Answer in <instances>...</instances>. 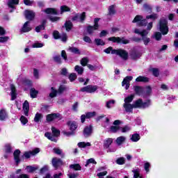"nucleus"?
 <instances>
[{
    "label": "nucleus",
    "instance_id": "1",
    "mask_svg": "<svg viewBox=\"0 0 178 178\" xmlns=\"http://www.w3.org/2000/svg\"><path fill=\"white\" fill-rule=\"evenodd\" d=\"M51 131H52L53 135H52V134H51L49 132H46L44 134V137H47V138H48V140H50L51 141H53L54 143H56V141H58V140H56V138L55 137H59V136H60V131H59L58 129L55 128V127H52Z\"/></svg>",
    "mask_w": 178,
    "mask_h": 178
},
{
    "label": "nucleus",
    "instance_id": "2",
    "mask_svg": "<svg viewBox=\"0 0 178 178\" xmlns=\"http://www.w3.org/2000/svg\"><path fill=\"white\" fill-rule=\"evenodd\" d=\"M159 30L163 35H166L169 33V27H168V20L161 18L159 21Z\"/></svg>",
    "mask_w": 178,
    "mask_h": 178
},
{
    "label": "nucleus",
    "instance_id": "3",
    "mask_svg": "<svg viewBox=\"0 0 178 178\" xmlns=\"http://www.w3.org/2000/svg\"><path fill=\"white\" fill-rule=\"evenodd\" d=\"M151 105V100H147L146 102H143V99H138L134 102V108H140L142 109H145Z\"/></svg>",
    "mask_w": 178,
    "mask_h": 178
},
{
    "label": "nucleus",
    "instance_id": "4",
    "mask_svg": "<svg viewBox=\"0 0 178 178\" xmlns=\"http://www.w3.org/2000/svg\"><path fill=\"white\" fill-rule=\"evenodd\" d=\"M112 55H118L124 60H127V59H129V53L126 50L122 49H114V51H112Z\"/></svg>",
    "mask_w": 178,
    "mask_h": 178
},
{
    "label": "nucleus",
    "instance_id": "5",
    "mask_svg": "<svg viewBox=\"0 0 178 178\" xmlns=\"http://www.w3.org/2000/svg\"><path fill=\"white\" fill-rule=\"evenodd\" d=\"M99 20H101V19L95 18L94 26H90V25L88 26L87 31H88V34H93L94 31H95V30H98V29H99V24H98Z\"/></svg>",
    "mask_w": 178,
    "mask_h": 178
},
{
    "label": "nucleus",
    "instance_id": "6",
    "mask_svg": "<svg viewBox=\"0 0 178 178\" xmlns=\"http://www.w3.org/2000/svg\"><path fill=\"white\" fill-rule=\"evenodd\" d=\"M98 90V87L97 86L88 85L81 88V92H88V94H92Z\"/></svg>",
    "mask_w": 178,
    "mask_h": 178
},
{
    "label": "nucleus",
    "instance_id": "7",
    "mask_svg": "<svg viewBox=\"0 0 178 178\" xmlns=\"http://www.w3.org/2000/svg\"><path fill=\"white\" fill-rule=\"evenodd\" d=\"M51 165L54 168L55 170H58V169L63 165V161L60 159L54 157L51 160Z\"/></svg>",
    "mask_w": 178,
    "mask_h": 178
},
{
    "label": "nucleus",
    "instance_id": "8",
    "mask_svg": "<svg viewBox=\"0 0 178 178\" xmlns=\"http://www.w3.org/2000/svg\"><path fill=\"white\" fill-rule=\"evenodd\" d=\"M108 41H112L113 42H117L118 44H129L130 41L124 38H120L119 37H111L108 38Z\"/></svg>",
    "mask_w": 178,
    "mask_h": 178
},
{
    "label": "nucleus",
    "instance_id": "9",
    "mask_svg": "<svg viewBox=\"0 0 178 178\" xmlns=\"http://www.w3.org/2000/svg\"><path fill=\"white\" fill-rule=\"evenodd\" d=\"M40 151V148L36 147L32 151L25 152L23 156H24L26 159H29V158H31V156H34L35 155H37V154H38Z\"/></svg>",
    "mask_w": 178,
    "mask_h": 178
},
{
    "label": "nucleus",
    "instance_id": "10",
    "mask_svg": "<svg viewBox=\"0 0 178 178\" xmlns=\"http://www.w3.org/2000/svg\"><path fill=\"white\" fill-rule=\"evenodd\" d=\"M72 22H81L83 23L86 20V12L82 13L81 14H76L72 18Z\"/></svg>",
    "mask_w": 178,
    "mask_h": 178
},
{
    "label": "nucleus",
    "instance_id": "11",
    "mask_svg": "<svg viewBox=\"0 0 178 178\" xmlns=\"http://www.w3.org/2000/svg\"><path fill=\"white\" fill-rule=\"evenodd\" d=\"M56 119H58L59 120L62 119L59 113H51L47 115V122H52V120H56Z\"/></svg>",
    "mask_w": 178,
    "mask_h": 178
},
{
    "label": "nucleus",
    "instance_id": "12",
    "mask_svg": "<svg viewBox=\"0 0 178 178\" xmlns=\"http://www.w3.org/2000/svg\"><path fill=\"white\" fill-rule=\"evenodd\" d=\"M24 15L27 20H30V21L34 20V17H35V13H34V11L33 10H26Z\"/></svg>",
    "mask_w": 178,
    "mask_h": 178
},
{
    "label": "nucleus",
    "instance_id": "13",
    "mask_svg": "<svg viewBox=\"0 0 178 178\" xmlns=\"http://www.w3.org/2000/svg\"><path fill=\"white\" fill-rule=\"evenodd\" d=\"M133 80V76H127L124 79L122 83V87H124L125 86V89L129 90L130 88V81Z\"/></svg>",
    "mask_w": 178,
    "mask_h": 178
},
{
    "label": "nucleus",
    "instance_id": "14",
    "mask_svg": "<svg viewBox=\"0 0 178 178\" xmlns=\"http://www.w3.org/2000/svg\"><path fill=\"white\" fill-rule=\"evenodd\" d=\"M92 134V126L89 125L84 128L83 129V136L84 137H90Z\"/></svg>",
    "mask_w": 178,
    "mask_h": 178
},
{
    "label": "nucleus",
    "instance_id": "15",
    "mask_svg": "<svg viewBox=\"0 0 178 178\" xmlns=\"http://www.w3.org/2000/svg\"><path fill=\"white\" fill-rule=\"evenodd\" d=\"M29 31H31V26H30V22L27 21L21 29V33H29Z\"/></svg>",
    "mask_w": 178,
    "mask_h": 178
},
{
    "label": "nucleus",
    "instance_id": "16",
    "mask_svg": "<svg viewBox=\"0 0 178 178\" xmlns=\"http://www.w3.org/2000/svg\"><path fill=\"white\" fill-rule=\"evenodd\" d=\"M123 108L128 113H133V108H134V104L124 103Z\"/></svg>",
    "mask_w": 178,
    "mask_h": 178
},
{
    "label": "nucleus",
    "instance_id": "17",
    "mask_svg": "<svg viewBox=\"0 0 178 178\" xmlns=\"http://www.w3.org/2000/svg\"><path fill=\"white\" fill-rule=\"evenodd\" d=\"M67 124L68 125L70 131H76V129L78 127L77 122L74 121H68Z\"/></svg>",
    "mask_w": 178,
    "mask_h": 178
},
{
    "label": "nucleus",
    "instance_id": "18",
    "mask_svg": "<svg viewBox=\"0 0 178 178\" xmlns=\"http://www.w3.org/2000/svg\"><path fill=\"white\" fill-rule=\"evenodd\" d=\"M13 156L16 165H19L20 163V150L16 149L13 153Z\"/></svg>",
    "mask_w": 178,
    "mask_h": 178
},
{
    "label": "nucleus",
    "instance_id": "19",
    "mask_svg": "<svg viewBox=\"0 0 178 178\" xmlns=\"http://www.w3.org/2000/svg\"><path fill=\"white\" fill-rule=\"evenodd\" d=\"M15 5H19V0H9L8 2V6L11 8L10 13H12L15 10Z\"/></svg>",
    "mask_w": 178,
    "mask_h": 178
},
{
    "label": "nucleus",
    "instance_id": "20",
    "mask_svg": "<svg viewBox=\"0 0 178 178\" xmlns=\"http://www.w3.org/2000/svg\"><path fill=\"white\" fill-rule=\"evenodd\" d=\"M23 111L25 116H29V111H30V104L29 102L26 100L23 104Z\"/></svg>",
    "mask_w": 178,
    "mask_h": 178
},
{
    "label": "nucleus",
    "instance_id": "21",
    "mask_svg": "<svg viewBox=\"0 0 178 178\" xmlns=\"http://www.w3.org/2000/svg\"><path fill=\"white\" fill-rule=\"evenodd\" d=\"M10 95H11V101H15L16 99V97L17 95V93H16V88L14 85H10Z\"/></svg>",
    "mask_w": 178,
    "mask_h": 178
},
{
    "label": "nucleus",
    "instance_id": "22",
    "mask_svg": "<svg viewBox=\"0 0 178 178\" xmlns=\"http://www.w3.org/2000/svg\"><path fill=\"white\" fill-rule=\"evenodd\" d=\"M127 138L126 136H119L116 138L115 143L117 145L120 146L122 144H124L126 143Z\"/></svg>",
    "mask_w": 178,
    "mask_h": 178
},
{
    "label": "nucleus",
    "instance_id": "23",
    "mask_svg": "<svg viewBox=\"0 0 178 178\" xmlns=\"http://www.w3.org/2000/svg\"><path fill=\"white\" fill-rule=\"evenodd\" d=\"M44 12L47 15H58V10H56V8H46Z\"/></svg>",
    "mask_w": 178,
    "mask_h": 178
},
{
    "label": "nucleus",
    "instance_id": "24",
    "mask_svg": "<svg viewBox=\"0 0 178 178\" xmlns=\"http://www.w3.org/2000/svg\"><path fill=\"white\" fill-rule=\"evenodd\" d=\"M69 90V88L65 85H60L58 89V95H61V94H63L65 91H67Z\"/></svg>",
    "mask_w": 178,
    "mask_h": 178
},
{
    "label": "nucleus",
    "instance_id": "25",
    "mask_svg": "<svg viewBox=\"0 0 178 178\" xmlns=\"http://www.w3.org/2000/svg\"><path fill=\"white\" fill-rule=\"evenodd\" d=\"M8 119V113L5 109H1L0 111V120L3 121Z\"/></svg>",
    "mask_w": 178,
    "mask_h": 178
},
{
    "label": "nucleus",
    "instance_id": "26",
    "mask_svg": "<svg viewBox=\"0 0 178 178\" xmlns=\"http://www.w3.org/2000/svg\"><path fill=\"white\" fill-rule=\"evenodd\" d=\"M112 143H113V139L108 138L107 139H106L104 141V147L106 149L109 148V147H111V145H112Z\"/></svg>",
    "mask_w": 178,
    "mask_h": 178
},
{
    "label": "nucleus",
    "instance_id": "27",
    "mask_svg": "<svg viewBox=\"0 0 178 178\" xmlns=\"http://www.w3.org/2000/svg\"><path fill=\"white\" fill-rule=\"evenodd\" d=\"M116 6L115 5H111L108 7V15L109 16H113V15H116Z\"/></svg>",
    "mask_w": 178,
    "mask_h": 178
},
{
    "label": "nucleus",
    "instance_id": "28",
    "mask_svg": "<svg viewBox=\"0 0 178 178\" xmlns=\"http://www.w3.org/2000/svg\"><path fill=\"white\" fill-rule=\"evenodd\" d=\"M74 70L79 76H81V74L84 73V68L80 65H76L74 67Z\"/></svg>",
    "mask_w": 178,
    "mask_h": 178
},
{
    "label": "nucleus",
    "instance_id": "29",
    "mask_svg": "<svg viewBox=\"0 0 178 178\" xmlns=\"http://www.w3.org/2000/svg\"><path fill=\"white\" fill-rule=\"evenodd\" d=\"M64 27L66 29V31H70L72 29H73V23L71 22V21H67L65 24Z\"/></svg>",
    "mask_w": 178,
    "mask_h": 178
},
{
    "label": "nucleus",
    "instance_id": "30",
    "mask_svg": "<svg viewBox=\"0 0 178 178\" xmlns=\"http://www.w3.org/2000/svg\"><path fill=\"white\" fill-rule=\"evenodd\" d=\"M136 81L142 82V83H148V81H149V79H148V77H146V76H140L138 78H136Z\"/></svg>",
    "mask_w": 178,
    "mask_h": 178
},
{
    "label": "nucleus",
    "instance_id": "31",
    "mask_svg": "<svg viewBox=\"0 0 178 178\" xmlns=\"http://www.w3.org/2000/svg\"><path fill=\"white\" fill-rule=\"evenodd\" d=\"M47 23V21L46 20H44L42 22V24L41 25H39L38 26L35 27V31L36 33H40V31L41 30H44L45 29V24Z\"/></svg>",
    "mask_w": 178,
    "mask_h": 178
},
{
    "label": "nucleus",
    "instance_id": "32",
    "mask_svg": "<svg viewBox=\"0 0 178 178\" xmlns=\"http://www.w3.org/2000/svg\"><path fill=\"white\" fill-rule=\"evenodd\" d=\"M130 140L133 143H137V141L140 140V134H134L131 135Z\"/></svg>",
    "mask_w": 178,
    "mask_h": 178
},
{
    "label": "nucleus",
    "instance_id": "33",
    "mask_svg": "<svg viewBox=\"0 0 178 178\" xmlns=\"http://www.w3.org/2000/svg\"><path fill=\"white\" fill-rule=\"evenodd\" d=\"M58 95V90L55 89V88L51 87V92L49 95V97L50 98H55Z\"/></svg>",
    "mask_w": 178,
    "mask_h": 178
},
{
    "label": "nucleus",
    "instance_id": "34",
    "mask_svg": "<svg viewBox=\"0 0 178 178\" xmlns=\"http://www.w3.org/2000/svg\"><path fill=\"white\" fill-rule=\"evenodd\" d=\"M30 95L31 98H37V95H38V90H35L34 88H31Z\"/></svg>",
    "mask_w": 178,
    "mask_h": 178
},
{
    "label": "nucleus",
    "instance_id": "35",
    "mask_svg": "<svg viewBox=\"0 0 178 178\" xmlns=\"http://www.w3.org/2000/svg\"><path fill=\"white\" fill-rule=\"evenodd\" d=\"M141 57V54L138 52L134 51L131 54V58L134 60H136L137 59H139V58Z\"/></svg>",
    "mask_w": 178,
    "mask_h": 178
},
{
    "label": "nucleus",
    "instance_id": "36",
    "mask_svg": "<svg viewBox=\"0 0 178 178\" xmlns=\"http://www.w3.org/2000/svg\"><path fill=\"white\" fill-rule=\"evenodd\" d=\"M78 147H79V148H86V147H91V143L90 142H80L78 143Z\"/></svg>",
    "mask_w": 178,
    "mask_h": 178
},
{
    "label": "nucleus",
    "instance_id": "37",
    "mask_svg": "<svg viewBox=\"0 0 178 178\" xmlns=\"http://www.w3.org/2000/svg\"><path fill=\"white\" fill-rule=\"evenodd\" d=\"M133 99H134V95H131L124 99V104H130L133 102Z\"/></svg>",
    "mask_w": 178,
    "mask_h": 178
},
{
    "label": "nucleus",
    "instance_id": "38",
    "mask_svg": "<svg viewBox=\"0 0 178 178\" xmlns=\"http://www.w3.org/2000/svg\"><path fill=\"white\" fill-rule=\"evenodd\" d=\"M134 91L137 95H141L144 92V90L140 86H135Z\"/></svg>",
    "mask_w": 178,
    "mask_h": 178
},
{
    "label": "nucleus",
    "instance_id": "39",
    "mask_svg": "<svg viewBox=\"0 0 178 178\" xmlns=\"http://www.w3.org/2000/svg\"><path fill=\"white\" fill-rule=\"evenodd\" d=\"M120 130L121 133H128V131L131 130V127H130L129 125H125L122 127H120Z\"/></svg>",
    "mask_w": 178,
    "mask_h": 178
},
{
    "label": "nucleus",
    "instance_id": "40",
    "mask_svg": "<svg viewBox=\"0 0 178 178\" xmlns=\"http://www.w3.org/2000/svg\"><path fill=\"white\" fill-rule=\"evenodd\" d=\"M69 51L72 52V54H75L76 55H80V49L77 47H71L69 48Z\"/></svg>",
    "mask_w": 178,
    "mask_h": 178
},
{
    "label": "nucleus",
    "instance_id": "41",
    "mask_svg": "<svg viewBox=\"0 0 178 178\" xmlns=\"http://www.w3.org/2000/svg\"><path fill=\"white\" fill-rule=\"evenodd\" d=\"M117 165H124L126 163V159L124 157H120L115 161Z\"/></svg>",
    "mask_w": 178,
    "mask_h": 178
},
{
    "label": "nucleus",
    "instance_id": "42",
    "mask_svg": "<svg viewBox=\"0 0 178 178\" xmlns=\"http://www.w3.org/2000/svg\"><path fill=\"white\" fill-rule=\"evenodd\" d=\"M95 42L97 47H99V45L104 47V45H105V42L102 40V39L96 38L95 39Z\"/></svg>",
    "mask_w": 178,
    "mask_h": 178
},
{
    "label": "nucleus",
    "instance_id": "43",
    "mask_svg": "<svg viewBox=\"0 0 178 178\" xmlns=\"http://www.w3.org/2000/svg\"><path fill=\"white\" fill-rule=\"evenodd\" d=\"M37 169H38V168H37V167H33L31 165L26 166V170H27L28 173H33V172H35V170H37Z\"/></svg>",
    "mask_w": 178,
    "mask_h": 178
},
{
    "label": "nucleus",
    "instance_id": "44",
    "mask_svg": "<svg viewBox=\"0 0 178 178\" xmlns=\"http://www.w3.org/2000/svg\"><path fill=\"white\" fill-rule=\"evenodd\" d=\"M70 168V169H74V170H81V166H80V164H71Z\"/></svg>",
    "mask_w": 178,
    "mask_h": 178
},
{
    "label": "nucleus",
    "instance_id": "45",
    "mask_svg": "<svg viewBox=\"0 0 178 178\" xmlns=\"http://www.w3.org/2000/svg\"><path fill=\"white\" fill-rule=\"evenodd\" d=\"M115 100L114 99H111L108 102H106V108H108V109H111V108H112V106H113V105H115Z\"/></svg>",
    "mask_w": 178,
    "mask_h": 178
},
{
    "label": "nucleus",
    "instance_id": "46",
    "mask_svg": "<svg viewBox=\"0 0 178 178\" xmlns=\"http://www.w3.org/2000/svg\"><path fill=\"white\" fill-rule=\"evenodd\" d=\"M41 119H42V114L37 113L34 118V122H35L36 123H38V122H40Z\"/></svg>",
    "mask_w": 178,
    "mask_h": 178
},
{
    "label": "nucleus",
    "instance_id": "47",
    "mask_svg": "<svg viewBox=\"0 0 178 178\" xmlns=\"http://www.w3.org/2000/svg\"><path fill=\"white\" fill-rule=\"evenodd\" d=\"M53 59L56 63H58V65H60L62 63V58H60V56H54Z\"/></svg>",
    "mask_w": 178,
    "mask_h": 178
},
{
    "label": "nucleus",
    "instance_id": "48",
    "mask_svg": "<svg viewBox=\"0 0 178 178\" xmlns=\"http://www.w3.org/2000/svg\"><path fill=\"white\" fill-rule=\"evenodd\" d=\"M153 37L156 40V41H161V39L162 38V33L160 32H156Z\"/></svg>",
    "mask_w": 178,
    "mask_h": 178
},
{
    "label": "nucleus",
    "instance_id": "49",
    "mask_svg": "<svg viewBox=\"0 0 178 178\" xmlns=\"http://www.w3.org/2000/svg\"><path fill=\"white\" fill-rule=\"evenodd\" d=\"M5 152L6 154H12V146H10V144L5 145Z\"/></svg>",
    "mask_w": 178,
    "mask_h": 178
},
{
    "label": "nucleus",
    "instance_id": "50",
    "mask_svg": "<svg viewBox=\"0 0 178 178\" xmlns=\"http://www.w3.org/2000/svg\"><path fill=\"white\" fill-rule=\"evenodd\" d=\"M132 172H134V178H143L140 177V169L134 170Z\"/></svg>",
    "mask_w": 178,
    "mask_h": 178
},
{
    "label": "nucleus",
    "instance_id": "51",
    "mask_svg": "<svg viewBox=\"0 0 178 178\" xmlns=\"http://www.w3.org/2000/svg\"><path fill=\"white\" fill-rule=\"evenodd\" d=\"M110 130L112 133H118V131L120 130V126H111Z\"/></svg>",
    "mask_w": 178,
    "mask_h": 178
},
{
    "label": "nucleus",
    "instance_id": "52",
    "mask_svg": "<svg viewBox=\"0 0 178 178\" xmlns=\"http://www.w3.org/2000/svg\"><path fill=\"white\" fill-rule=\"evenodd\" d=\"M65 12H70V8L66 6L60 7V14L62 15Z\"/></svg>",
    "mask_w": 178,
    "mask_h": 178
},
{
    "label": "nucleus",
    "instance_id": "53",
    "mask_svg": "<svg viewBox=\"0 0 178 178\" xmlns=\"http://www.w3.org/2000/svg\"><path fill=\"white\" fill-rule=\"evenodd\" d=\"M95 115H97V113L95 111L86 113V119L94 118Z\"/></svg>",
    "mask_w": 178,
    "mask_h": 178
},
{
    "label": "nucleus",
    "instance_id": "54",
    "mask_svg": "<svg viewBox=\"0 0 178 178\" xmlns=\"http://www.w3.org/2000/svg\"><path fill=\"white\" fill-rule=\"evenodd\" d=\"M143 19V16L141 15H136L134 20L132 21V23H138V22H141Z\"/></svg>",
    "mask_w": 178,
    "mask_h": 178
},
{
    "label": "nucleus",
    "instance_id": "55",
    "mask_svg": "<svg viewBox=\"0 0 178 178\" xmlns=\"http://www.w3.org/2000/svg\"><path fill=\"white\" fill-rule=\"evenodd\" d=\"M76 79H77V74H76V73H72L69 76V80L71 82L74 81V80H76Z\"/></svg>",
    "mask_w": 178,
    "mask_h": 178
},
{
    "label": "nucleus",
    "instance_id": "56",
    "mask_svg": "<svg viewBox=\"0 0 178 178\" xmlns=\"http://www.w3.org/2000/svg\"><path fill=\"white\" fill-rule=\"evenodd\" d=\"M63 134L64 136H66L67 137H70V136H74V131H63Z\"/></svg>",
    "mask_w": 178,
    "mask_h": 178
},
{
    "label": "nucleus",
    "instance_id": "57",
    "mask_svg": "<svg viewBox=\"0 0 178 178\" xmlns=\"http://www.w3.org/2000/svg\"><path fill=\"white\" fill-rule=\"evenodd\" d=\"M90 163H94L95 165H97V161H95V159H90L87 160L86 164L85 165V166L87 168V166L90 165Z\"/></svg>",
    "mask_w": 178,
    "mask_h": 178
},
{
    "label": "nucleus",
    "instance_id": "58",
    "mask_svg": "<svg viewBox=\"0 0 178 178\" xmlns=\"http://www.w3.org/2000/svg\"><path fill=\"white\" fill-rule=\"evenodd\" d=\"M88 63V58H83L81 60V65L82 66H87Z\"/></svg>",
    "mask_w": 178,
    "mask_h": 178
},
{
    "label": "nucleus",
    "instance_id": "59",
    "mask_svg": "<svg viewBox=\"0 0 178 178\" xmlns=\"http://www.w3.org/2000/svg\"><path fill=\"white\" fill-rule=\"evenodd\" d=\"M147 23H148V21H147V19H142L141 21L138 22V26H139L140 27L143 26H147Z\"/></svg>",
    "mask_w": 178,
    "mask_h": 178
},
{
    "label": "nucleus",
    "instance_id": "60",
    "mask_svg": "<svg viewBox=\"0 0 178 178\" xmlns=\"http://www.w3.org/2000/svg\"><path fill=\"white\" fill-rule=\"evenodd\" d=\"M146 19H152L153 20H156V19H158V15L157 14H152L150 15H147L146 17Z\"/></svg>",
    "mask_w": 178,
    "mask_h": 178
},
{
    "label": "nucleus",
    "instance_id": "61",
    "mask_svg": "<svg viewBox=\"0 0 178 178\" xmlns=\"http://www.w3.org/2000/svg\"><path fill=\"white\" fill-rule=\"evenodd\" d=\"M53 37L55 40H59V38H60V35L58 31H54L53 33Z\"/></svg>",
    "mask_w": 178,
    "mask_h": 178
},
{
    "label": "nucleus",
    "instance_id": "62",
    "mask_svg": "<svg viewBox=\"0 0 178 178\" xmlns=\"http://www.w3.org/2000/svg\"><path fill=\"white\" fill-rule=\"evenodd\" d=\"M152 92V89L149 86H147L145 90V95H149Z\"/></svg>",
    "mask_w": 178,
    "mask_h": 178
},
{
    "label": "nucleus",
    "instance_id": "63",
    "mask_svg": "<svg viewBox=\"0 0 178 178\" xmlns=\"http://www.w3.org/2000/svg\"><path fill=\"white\" fill-rule=\"evenodd\" d=\"M20 122L22 124H26L29 120H27V118L26 117H24V115H22L20 118Z\"/></svg>",
    "mask_w": 178,
    "mask_h": 178
},
{
    "label": "nucleus",
    "instance_id": "64",
    "mask_svg": "<svg viewBox=\"0 0 178 178\" xmlns=\"http://www.w3.org/2000/svg\"><path fill=\"white\" fill-rule=\"evenodd\" d=\"M152 72L153 74L155 76V77H158L159 76V70L156 68L152 69Z\"/></svg>",
    "mask_w": 178,
    "mask_h": 178
}]
</instances>
